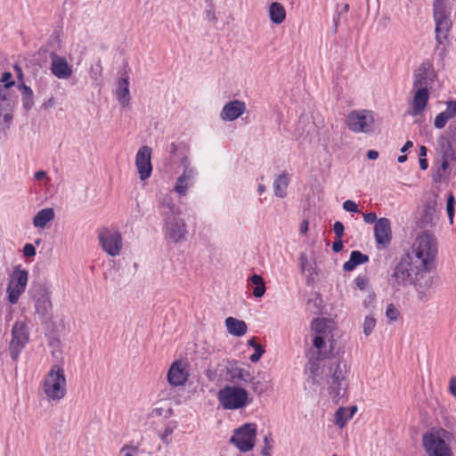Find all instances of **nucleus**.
I'll return each mask as SVG.
<instances>
[{
  "label": "nucleus",
  "instance_id": "obj_2",
  "mask_svg": "<svg viewBox=\"0 0 456 456\" xmlns=\"http://www.w3.org/2000/svg\"><path fill=\"white\" fill-rule=\"evenodd\" d=\"M412 253L415 256V264L425 267H435V259L437 255V243L433 233L424 231L417 236Z\"/></svg>",
  "mask_w": 456,
  "mask_h": 456
},
{
  "label": "nucleus",
  "instance_id": "obj_32",
  "mask_svg": "<svg viewBox=\"0 0 456 456\" xmlns=\"http://www.w3.org/2000/svg\"><path fill=\"white\" fill-rule=\"evenodd\" d=\"M21 94L22 107L26 111H29L34 106V93L32 89L22 83L19 86Z\"/></svg>",
  "mask_w": 456,
  "mask_h": 456
},
{
  "label": "nucleus",
  "instance_id": "obj_57",
  "mask_svg": "<svg viewBox=\"0 0 456 456\" xmlns=\"http://www.w3.org/2000/svg\"><path fill=\"white\" fill-rule=\"evenodd\" d=\"M355 284L361 290H363L367 286V280L362 276H358L355 278Z\"/></svg>",
  "mask_w": 456,
  "mask_h": 456
},
{
  "label": "nucleus",
  "instance_id": "obj_36",
  "mask_svg": "<svg viewBox=\"0 0 456 456\" xmlns=\"http://www.w3.org/2000/svg\"><path fill=\"white\" fill-rule=\"evenodd\" d=\"M450 161L453 159H442L440 166L432 174V180L434 183H441L445 176V173L449 168Z\"/></svg>",
  "mask_w": 456,
  "mask_h": 456
},
{
  "label": "nucleus",
  "instance_id": "obj_26",
  "mask_svg": "<svg viewBox=\"0 0 456 456\" xmlns=\"http://www.w3.org/2000/svg\"><path fill=\"white\" fill-rule=\"evenodd\" d=\"M436 151L442 159H455V151L452 146L450 139L444 135H441L437 139Z\"/></svg>",
  "mask_w": 456,
  "mask_h": 456
},
{
  "label": "nucleus",
  "instance_id": "obj_29",
  "mask_svg": "<svg viewBox=\"0 0 456 456\" xmlns=\"http://www.w3.org/2000/svg\"><path fill=\"white\" fill-rule=\"evenodd\" d=\"M369 261V256L365 254H362L361 251L354 250L350 254L349 260L346 261L343 269L346 272H352L356 268V266L365 264Z\"/></svg>",
  "mask_w": 456,
  "mask_h": 456
},
{
  "label": "nucleus",
  "instance_id": "obj_1",
  "mask_svg": "<svg viewBox=\"0 0 456 456\" xmlns=\"http://www.w3.org/2000/svg\"><path fill=\"white\" fill-rule=\"evenodd\" d=\"M160 214L165 223V235L174 243H179L186 240L188 233L187 225L181 218L182 210L177 207L173 198L166 194L160 202Z\"/></svg>",
  "mask_w": 456,
  "mask_h": 456
},
{
  "label": "nucleus",
  "instance_id": "obj_51",
  "mask_svg": "<svg viewBox=\"0 0 456 456\" xmlns=\"http://www.w3.org/2000/svg\"><path fill=\"white\" fill-rule=\"evenodd\" d=\"M343 208L346 211L351 212V213H357V212H359V208H358L357 204L354 201L350 200H346L343 203Z\"/></svg>",
  "mask_w": 456,
  "mask_h": 456
},
{
  "label": "nucleus",
  "instance_id": "obj_54",
  "mask_svg": "<svg viewBox=\"0 0 456 456\" xmlns=\"http://www.w3.org/2000/svg\"><path fill=\"white\" fill-rule=\"evenodd\" d=\"M173 431V428L167 426L165 428L164 431L159 435L160 439L164 444H167L169 443L168 437L172 435Z\"/></svg>",
  "mask_w": 456,
  "mask_h": 456
},
{
  "label": "nucleus",
  "instance_id": "obj_45",
  "mask_svg": "<svg viewBox=\"0 0 456 456\" xmlns=\"http://www.w3.org/2000/svg\"><path fill=\"white\" fill-rule=\"evenodd\" d=\"M454 206H455L454 196L452 194H450L449 197L447 198L446 211H447L448 217L450 219L451 224L452 223V219H453V215H454V210H455Z\"/></svg>",
  "mask_w": 456,
  "mask_h": 456
},
{
  "label": "nucleus",
  "instance_id": "obj_43",
  "mask_svg": "<svg viewBox=\"0 0 456 456\" xmlns=\"http://www.w3.org/2000/svg\"><path fill=\"white\" fill-rule=\"evenodd\" d=\"M376 326V319L371 316H366L363 322V333L365 336H369Z\"/></svg>",
  "mask_w": 456,
  "mask_h": 456
},
{
  "label": "nucleus",
  "instance_id": "obj_28",
  "mask_svg": "<svg viewBox=\"0 0 456 456\" xmlns=\"http://www.w3.org/2000/svg\"><path fill=\"white\" fill-rule=\"evenodd\" d=\"M116 95L118 101L125 108L129 104L130 102V91L128 77H121L118 80V87L116 90Z\"/></svg>",
  "mask_w": 456,
  "mask_h": 456
},
{
  "label": "nucleus",
  "instance_id": "obj_31",
  "mask_svg": "<svg viewBox=\"0 0 456 456\" xmlns=\"http://www.w3.org/2000/svg\"><path fill=\"white\" fill-rule=\"evenodd\" d=\"M436 202H428L425 207L420 218L421 226L424 228L432 227L435 224L436 218Z\"/></svg>",
  "mask_w": 456,
  "mask_h": 456
},
{
  "label": "nucleus",
  "instance_id": "obj_46",
  "mask_svg": "<svg viewBox=\"0 0 456 456\" xmlns=\"http://www.w3.org/2000/svg\"><path fill=\"white\" fill-rule=\"evenodd\" d=\"M448 120H450L448 115L442 111L436 117L434 125L436 128L442 129L445 126Z\"/></svg>",
  "mask_w": 456,
  "mask_h": 456
},
{
  "label": "nucleus",
  "instance_id": "obj_52",
  "mask_svg": "<svg viewBox=\"0 0 456 456\" xmlns=\"http://www.w3.org/2000/svg\"><path fill=\"white\" fill-rule=\"evenodd\" d=\"M333 230L338 239H341L344 235L345 227L340 221H336L333 225Z\"/></svg>",
  "mask_w": 456,
  "mask_h": 456
},
{
  "label": "nucleus",
  "instance_id": "obj_25",
  "mask_svg": "<svg viewBox=\"0 0 456 456\" xmlns=\"http://www.w3.org/2000/svg\"><path fill=\"white\" fill-rule=\"evenodd\" d=\"M416 89H417V92L414 95L412 108H411L412 109L411 114L413 116L420 115L423 112V110H425V108L428 104V98H429V94H428V88L422 87V88H416Z\"/></svg>",
  "mask_w": 456,
  "mask_h": 456
},
{
  "label": "nucleus",
  "instance_id": "obj_50",
  "mask_svg": "<svg viewBox=\"0 0 456 456\" xmlns=\"http://www.w3.org/2000/svg\"><path fill=\"white\" fill-rule=\"evenodd\" d=\"M138 452H139V450H138V447H136V446L124 445L121 448L120 453L123 456H135L138 453Z\"/></svg>",
  "mask_w": 456,
  "mask_h": 456
},
{
  "label": "nucleus",
  "instance_id": "obj_53",
  "mask_svg": "<svg viewBox=\"0 0 456 456\" xmlns=\"http://www.w3.org/2000/svg\"><path fill=\"white\" fill-rule=\"evenodd\" d=\"M23 255L26 257H32L36 255V248L31 243H27L23 247Z\"/></svg>",
  "mask_w": 456,
  "mask_h": 456
},
{
  "label": "nucleus",
  "instance_id": "obj_24",
  "mask_svg": "<svg viewBox=\"0 0 456 456\" xmlns=\"http://www.w3.org/2000/svg\"><path fill=\"white\" fill-rule=\"evenodd\" d=\"M188 379V373L185 371L183 362L175 361L170 366L167 372L168 383L173 387L183 386Z\"/></svg>",
  "mask_w": 456,
  "mask_h": 456
},
{
  "label": "nucleus",
  "instance_id": "obj_21",
  "mask_svg": "<svg viewBox=\"0 0 456 456\" xmlns=\"http://www.w3.org/2000/svg\"><path fill=\"white\" fill-rule=\"evenodd\" d=\"M187 162V159H183L182 160L184 170L183 173L177 178L175 186L174 188L175 191L177 192L180 196L186 195L187 190L192 186L194 178L197 174L193 168L188 167Z\"/></svg>",
  "mask_w": 456,
  "mask_h": 456
},
{
  "label": "nucleus",
  "instance_id": "obj_20",
  "mask_svg": "<svg viewBox=\"0 0 456 456\" xmlns=\"http://www.w3.org/2000/svg\"><path fill=\"white\" fill-rule=\"evenodd\" d=\"M374 236L379 247L381 246L383 248H386L390 244L392 231L391 223L388 218L381 217L376 222Z\"/></svg>",
  "mask_w": 456,
  "mask_h": 456
},
{
  "label": "nucleus",
  "instance_id": "obj_39",
  "mask_svg": "<svg viewBox=\"0 0 456 456\" xmlns=\"http://www.w3.org/2000/svg\"><path fill=\"white\" fill-rule=\"evenodd\" d=\"M351 417L352 413H349L346 408L340 407L335 413V423L339 428H343Z\"/></svg>",
  "mask_w": 456,
  "mask_h": 456
},
{
  "label": "nucleus",
  "instance_id": "obj_56",
  "mask_svg": "<svg viewBox=\"0 0 456 456\" xmlns=\"http://www.w3.org/2000/svg\"><path fill=\"white\" fill-rule=\"evenodd\" d=\"M363 220L367 224H373V223L376 224V222L379 219H377V215L374 212H370V213L363 214Z\"/></svg>",
  "mask_w": 456,
  "mask_h": 456
},
{
  "label": "nucleus",
  "instance_id": "obj_12",
  "mask_svg": "<svg viewBox=\"0 0 456 456\" xmlns=\"http://www.w3.org/2000/svg\"><path fill=\"white\" fill-rule=\"evenodd\" d=\"M30 294L35 300L36 313L42 318L47 317L52 308L48 289L41 284H34L30 289Z\"/></svg>",
  "mask_w": 456,
  "mask_h": 456
},
{
  "label": "nucleus",
  "instance_id": "obj_61",
  "mask_svg": "<svg viewBox=\"0 0 456 456\" xmlns=\"http://www.w3.org/2000/svg\"><path fill=\"white\" fill-rule=\"evenodd\" d=\"M367 158L371 160L377 159L379 158V152L374 150H370L367 152Z\"/></svg>",
  "mask_w": 456,
  "mask_h": 456
},
{
  "label": "nucleus",
  "instance_id": "obj_40",
  "mask_svg": "<svg viewBox=\"0 0 456 456\" xmlns=\"http://www.w3.org/2000/svg\"><path fill=\"white\" fill-rule=\"evenodd\" d=\"M248 383L251 384V389L257 395H261L267 389L266 384L264 381L256 379V377H252L251 374L249 375Z\"/></svg>",
  "mask_w": 456,
  "mask_h": 456
},
{
  "label": "nucleus",
  "instance_id": "obj_55",
  "mask_svg": "<svg viewBox=\"0 0 456 456\" xmlns=\"http://www.w3.org/2000/svg\"><path fill=\"white\" fill-rule=\"evenodd\" d=\"M300 266H301V271L303 273L305 271L312 270V266L309 264L308 259L305 254H301V256H300Z\"/></svg>",
  "mask_w": 456,
  "mask_h": 456
},
{
  "label": "nucleus",
  "instance_id": "obj_13",
  "mask_svg": "<svg viewBox=\"0 0 456 456\" xmlns=\"http://www.w3.org/2000/svg\"><path fill=\"white\" fill-rule=\"evenodd\" d=\"M423 446L428 456H452L446 442L434 433H426L423 436Z\"/></svg>",
  "mask_w": 456,
  "mask_h": 456
},
{
  "label": "nucleus",
  "instance_id": "obj_14",
  "mask_svg": "<svg viewBox=\"0 0 456 456\" xmlns=\"http://www.w3.org/2000/svg\"><path fill=\"white\" fill-rule=\"evenodd\" d=\"M330 369L332 374L330 377L331 381H329V391L330 396L338 402L344 396L346 391L345 371L339 362L332 364Z\"/></svg>",
  "mask_w": 456,
  "mask_h": 456
},
{
  "label": "nucleus",
  "instance_id": "obj_15",
  "mask_svg": "<svg viewBox=\"0 0 456 456\" xmlns=\"http://www.w3.org/2000/svg\"><path fill=\"white\" fill-rule=\"evenodd\" d=\"M28 273L26 270H15L7 288L8 299L11 304H16L20 296L25 291Z\"/></svg>",
  "mask_w": 456,
  "mask_h": 456
},
{
  "label": "nucleus",
  "instance_id": "obj_59",
  "mask_svg": "<svg viewBox=\"0 0 456 456\" xmlns=\"http://www.w3.org/2000/svg\"><path fill=\"white\" fill-rule=\"evenodd\" d=\"M447 131L450 134L452 140L456 141V123L450 124Z\"/></svg>",
  "mask_w": 456,
  "mask_h": 456
},
{
  "label": "nucleus",
  "instance_id": "obj_35",
  "mask_svg": "<svg viewBox=\"0 0 456 456\" xmlns=\"http://www.w3.org/2000/svg\"><path fill=\"white\" fill-rule=\"evenodd\" d=\"M249 281L255 285L252 294L256 297H262L265 293V284L262 276L258 274H253Z\"/></svg>",
  "mask_w": 456,
  "mask_h": 456
},
{
  "label": "nucleus",
  "instance_id": "obj_60",
  "mask_svg": "<svg viewBox=\"0 0 456 456\" xmlns=\"http://www.w3.org/2000/svg\"><path fill=\"white\" fill-rule=\"evenodd\" d=\"M35 179L37 181H41L47 177V174L45 171L40 170L35 173Z\"/></svg>",
  "mask_w": 456,
  "mask_h": 456
},
{
  "label": "nucleus",
  "instance_id": "obj_5",
  "mask_svg": "<svg viewBox=\"0 0 456 456\" xmlns=\"http://www.w3.org/2000/svg\"><path fill=\"white\" fill-rule=\"evenodd\" d=\"M217 399L224 410H239L248 405V393L241 387L226 385L217 392Z\"/></svg>",
  "mask_w": 456,
  "mask_h": 456
},
{
  "label": "nucleus",
  "instance_id": "obj_42",
  "mask_svg": "<svg viewBox=\"0 0 456 456\" xmlns=\"http://www.w3.org/2000/svg\"><path fill=\"white\" fill-rule=\"evenodd\" d=\"M102 67L101 65V61H99L98 63L94 68L91 69L90 76L91 78L94 80V82L98 86L102 83Z\"/></svg>",
  "mask_w": 456,
  "mask_h": 456
},
{
  "label": "nucleus",
  "instance_id": "obj_48",
  "mask_svg": "<svg viewBox=\"0 0 456 456\" xmlns=\"http://www.w3.org/2000/svg\"><path fill=\"white\" fill-rule=\"evenodd\" d=\"M2 84H0V86H6L7 90H11V87L15 84V82L12 80V75L11 72H4L2 74V77L0 80Z\"/></svg>",
  "mask_w": 456,
  "mask_h": 456
},
{
  "label": "nucleus",
  "instance_id": "obj_9",
  "mask_svg": "<svg viewBox=\"0 0 456 456\" xmlns=\"http://www.w3.org/2000/svg\"><path fill=\"white\" fill-rule=\"evenodd\" d=\"M29 339V332L24 322H16L12 329V339L9 345V352L12 359L17 361L20 352Z\"/></svg>",
  "mask_w": 456,
  "mask_h": 456
},
{
  "label": "nucleus",
  "instance_id": "obj_38",
  "mask_svg": "<svg viewBox=\"0 0 456 456\" xmlns=\"http://www.w3.org/2000/svg\"><path fill=\"white\" fill-rule=\"evenodd\" d=\"M248 345L254 348V354H252L249 357V360L252 362H257L263 354H265V348L263 346L256 342V338H252L248 341Z\"/></svg>",
  "mask_w": 456,
  "mask_h": 456
},
{
  "label": "nucleus",
  "instance_id": "obj_33",
  "mask_svg": "<svg viewBox=\"0 0 456 456\" xmlns=\"http://www.w3.org/2000/svg\"><path fill=\"white\" fill-rule=\"evenodd\" d=\"M269 15L273 23L281 24L285 20L286 12L281 4L274 2L269 7Z\"/></svg>",
  "mask_w": 456,
  "mask_h": 456
},
{
  "label": "nucleus",
  "instance_id": "obj_19",
  "mask_svg": "<svg viewBox=\"0 0 456 456\" xmlns=\"http://www.w3.org/2000/svg\"><path fill=\"white\" fill-rule=\"evenodd\" d=\"M435 78L436 74L432 63L430 61H424L414 73L413 87L428 88Z\"/></svg>",
  "mask_w": 456,
  "mask_h": 456
},
{
  "label": "nucleus",
  "instance_id": "obj_58",
  "mask_svg": "<svg viewBox=\"0 0 456 456\" xmlns=\"http://www.w3.org/2000/svg\"><path fill=\"white\" fill-rule=\"evenodd\" d=\"M343 249V241H342V238L341 239H338L333 242V245H332V250L335 252V253H338L340 252L341 250Z\"/></svg>",
  "mask_w": 456,
  "mask_h": 456
},
{
  "label": "nucleus",
  "instance_id": "obj_4",
  "mask_svg": "<svg viewBox=\"0 0 456 456\" xmlns=\"http://www.w3.org/2000/svg\"><path fill=\"white\" fill-rule=\"evenodd\" d=\"M415 272V261H411L409 255H407L393 269L387 280L388 285L393 291H399L402 287L411 284Z\"/></svg>",
  "mask_w": 456,
  "mask_h": 456
},
{
  "label": "nucleus",
  "instance_id": "obj_3",
  "mask_svg": "<svg viewBox=\"0 0 456 456\" xmlns=\"http://www.w3.org/2000/svg\"><path fill=\"white\" fill-rule=\"evenodd\" d=\"M433 11L436 22V41L437 44L436 51L439 52V56L443 58L444 48H440L439 45H443L444 40L447 38V33L452 27L450 11L447 9L444 0H435Z\"/></svg>",
  "mask_w": 456,
  "mask_h": 456
},
{
  "label": "nucleus",
  "instance_id": "obj_10",
  "mask_svg": "<svg viewBox=\"0 0 456 456\" xmlns=\"http://www.w3.org/2000/svg\"><path fill=\"white\" fill-rule=\"evenodd\" d=\"M98 239L103 251L109 256H117L120 254L123 240L119 232L102 228L98 232Z\"/></svg>",
  "mask_w": 456,
  "mask_h": 456
},
{
  "label": "nucleus",
  "instance_id": "obj_37",
  "mask_svg": "<svg viewBox=\"0 0 456 456\" xmlns=\"http://www.w3.org/2000/svg\"><path fill=\"white\" fill-rule=\"evenodd\" d=\"M329 335H315L313 339V345L317 349L321 357H327L328 352L324 350L326 347V338Z\"/></svg>",
  "mask_w": 456,
  "mask_h": 456
},
{
  "label": "nucleus",
  "instance_id": "obj_22",
  "mask_svg": "<svg viewBox=\"0 0 456 456\" xmlns=\"http://www.w3.org/2000/svg\"><path fill=\"white\" fill-rule=\"evenodd\" d=\"M225 379L232 384L240 382L248 383L249 379V370L242 368L238 362H228L225 366Z\"/></svg>",
  "mask_w": 456,
  "mask_h": 456
},
{
  "label": "nucleus",
  "instance_id": "obj_16",
  "mask_svg": "<svg viewBox=\"0 0 456 456\" xmlns=\"http://www.w3.org/2000/svg\"><path fill=\"white\" fill-rule=\"evenodd\" d=\"M415 268L416 272L411 285H414L416 288L419 298L423 299L426 297V290L430 289L434 283V277L428 274L434 267L425 269V267L415 264Z\"/></svg>",
  "mask_w": 456,
  "mask_h": 456
},
{
  "label": "nucleus",
  "instance_id": "obj_7",
  "mask_svg": "<svg viewBox=\"0 0 456 456\" xmlns=\"http://www.w3.org/2000/svg\"><path fill=\"white\" fill-rule=\"evenodd\" d=\"M256 436V425L255 423H245L234 430L230 442L234 444L240 452H247L255 446Z\"/></svg>",
  "mask_w": 456,
  "mask_h": 456
},
{
  "label": "nucleus",
  "instance_id": "obj_41",
  "mask_svg": "<svg viewBox=\"0 0 456 456\" xmlns=\"http://www.w3.org/2000/svg\"><path fill=\"white\" fill-rule=\"evenodd\" d=\"M311 328L315 332L316 335H329L330 334L327 324L323 319H320V318L314 319L312 322Z\"/></svg>",
  "mask_w": 456,
  "mask_h": 456
},
{
  "label": "nucleus",
  "instance_id": "obj_17",
  "mask_svg": "<svg viewBox=\"0 0 456 456\" xmlns=\"http://www.w3.org/2000/svg\"><path fill=\"white\" fill-rule=\"evenodd\" d=\"M51 59L50 71L59 79H69L73 73L72 66L68 63L65 57L52 51L49 53Z\"/></svg>",
  "mask_w": 456,
  "mask_h": 456
},
{
  "label": "nucleus",
  "instance_id": "obj_11",
  "mask_svg": "<svg viewBox=\"0 0 456 456\" xmlns=\"http://www.w3.org/2000/svg\"><path fill=\"white\" fill-rule=\"evenodd\" d=\"M15 97L6 86H0V132L9 128L12 120Z\"/></svg>",
  "mask_w": 456,
  "mask_h": 456
},
{
  "label": "nucleus",
  "instance_id": "obj_44",
  "mask_svg": "<svg viewBox=\"0 0 456 456\" xmlns=\"http://www.w3.org/2000/svg\"><path fill=\"white\" fill-rule=\"evenodd\" d=\"M307 370L312 374V381L315 382V376H317V372L319 370V358L310 359L307 364Z\"/></svg>",
  "mask_w": 456,
  "mask_h": 456
},
{
  "label": "nucleus",
  "instance_id": "obj_62",
  "mask_svg": "<svg viewBox=\"0 0 456 456\" xmlns=\"http://www.w3.org/2000/svg\"><path fill=\"white\" fill-rule=\"evenodd\" d=\"M54 105V99L53 97L52 96L49 100L45 101L43 104H42V108L46 110L48 108H51Z\"/></svg>",
  "mask_w": 456,
  "mask_h": 456
},
{
  "label": "nucleus",
  "instance_id": "obj_47",
  "mask_svg": "<svg viewBox=\"0 0 456 456\" xmlns=\"http://www.w3.org/2000/svg\"><path fill=\"white\" fill-rule=\"evenodd\" d=\"M386 316L391 322L397 321L399 317V311L393 304H389L387 306Z\"/></svg>",
  "mask_w": 456,
  "mask_h": 456
},
{
  "label": "nucleus",
  "instance_id": "obj_49",
  "mask_svg": "<svg viewBox=\"0 0 456 456\" xmlns=\"http://www.w3.org/2000/svg\"><path fill=\"white\" fill-rule=\"evenodd\" d=\"M446 115H448L449 118H452L456 116V102L455 101H448L446 102V110L444 111Z\"/></svg>",
  "mask_w": 456,
  "mask_h": 456
},
{
  "label": "nucleus",
  "instance_id": "obj_18",
  "mask_svg": "<svg viewBox=\"0 0 456 456\" xmlns=\"http://www.w3.org/2000/svg\"><path fill=\"white\" fill-rule=\"evenodd\" d=\"M151 149L147 146H142L135 156V166L139 173L140 179L144 181L148 179L152 172Z\"/></svg>",
  "mask_w": 456,
  "mask_h": 456
},
{
  "label": "nucleus",
  "instance_id": "obj_6",
  "mask_svg": "<svg viewBox=\"0 0 456 456\" xmlns=\"http://www.w3.org/2000/svg\"><path fill=\"white\" fill-rule=\"evenodd\" d=\"M44 392L52 400H60L66 394V378L63 369L53 366L44 381Z\"/></svg>",
  "mask_w": 456,
  "mask_h": 456
},
{
  "label": "nucleus",
  "instance_id": "obj_27",
  "mask_svg": "<svg viewBox=\"0 0 456 456\" xmlns=\"http://www.w3.org/2000/svg\"><path fill=\"white\" fill-rule=\"evenodd\" d=\"M225 325L227 331L233 336L241 337L246 334L248 327L244 321L236 319L234 317H228L225 319Z\"/></svg>",
  "mask_w": 456,
  "mask_h": 456
},
{
  "label": "nucleus",
  "instance_id": "obj_30",
  "mask_svg": "<svg viewBox=\"0 0 456 456\" xmlns=\"http://www.w3.org/2000/svg\"><path fill=\"white\" fill-rule=\"evenodd\" d=\"M54 218V211L51 208L39 210L33 218L35 227L44 228L47 223Z\"/></svg>",
  "mask_w": 456,
  "mask_h": 456
},
{
  "label": "nucleus",
  "instance_id": "obj_63",
  "mask_svg": "<svg viewBox=\"0 0 456 456\" xmlns=\"http://www.w3.org/2000/svg\"><path fill=\"white\" fill-rule=\"evenodd\" d=\"M419 163L421 170H426L428 167V162L425 158H419Z\"/></svg>",
  "mask_w": 456,
  "mask_h": 456
},
{
  "label": "nucleus",
  "instance_id": "obj_23",
  "mask_svg": "<svg viewBox=\"0 0 456 456\" xmlns=\"http://www.w3.org/2000/svg\"><path fill=\"white\" fill-rule=\"evenodd\" d=\"M245 111V102L240 100H233L223 107L220 117L224 121H233L240 118Z\"/></svg>",
  "mask_w": 456,
  "mask_h": 456
},
{
  "label": "nucleus",
  "instance_id": "obj_8",
  "mask_svg": "<svg viewBox=\"0 0 456 456\" xmlns=\"http://www.w3.org/2000/svg\"><path fill=\"white\" fill-rule=\"evenodd\" d=\"M346 126L354 133H370L374 124L373 113L370 110H352L346 118Z\"/></svg>",
  "mask_w": 456,
  "mask_h": 456
},
{
  "label": "nucleus",
  "instance_id": "obj_64",
  "mask_svg": "<svg viewBox=\"0 0 456 456\" xmlns=\"http://www.w3.org/2000/svg\"><path fill=\"white\" fill-rule=\"evenodd\" d=\"M450 391L456 397V379H451Z\"/></svg>",
  "mask_w": 456,
  "mask_h": 456
},
{
  "label": "nucleus",
  "instance_id": "obj_34",
  "mask_svg": "<svg viewBox=\"0 0 456 456\" xmlns=\"http://www.w3.org/2000/svg\"><path fill=\"white\" fill-rule=\"evenodd\" d=\"M289 185V180L283 173L277 176L273 182V191L275 196L284 198L287 195L286 190Z\"/></svg>",
  "mask_w": 456,
  "mask_h": 456
}]
</instances>
